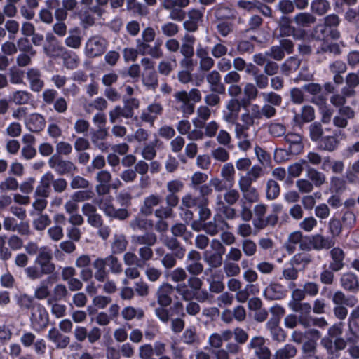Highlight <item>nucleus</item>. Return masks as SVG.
Listing matches in <instances>:
<instances>
[{
  "label": "nucleus",
  "mask_w": 359,
  "mask_h": 359,
  "mask_svg": "<svg viewBox=\"0 0 359 359\" xmlns=\"http://www.w3.org/2000/svg\"><path fill=\"white\" fill-rule=\"evenodd\" d=\"M311 311V306L310 304L307 302H302L299 306L297 313H299V321L301 325L304 327H308L310 325V318L309 315Z\"/></svg>",
  "instance_id": "48"
},
{
  "label": "nucleus",
  "mask_w": 359,
  "mask_h": 359,
  "mask_svg": "<svg viewBox=\"0 0 359 359\" xmlns=\"http://www.w3.org/2000/svg\"><path fill=\"white\" fill-rule=\"evenodd\" d=\"M162 197L158 194H152L145 197L143 204L140 208V211L144 215H151L154 212V208L161 203Z\"/></svg>",
  "instance_id": "19"
},
{
  "label": "nucleus",
  "mask_w": 359,
  "mask_h": 359,
  "mask_svg": "<svg viewBox=\"0 0 359 359\" xmlns=\"http://www.w3.org/2000/svg\"><path fill=\"white\" fill-rule=\"evenodd\" d=\"M27 79L32 91L39 93L44 87V81L41 79V72L37 68H29L27 69Z\"/></svg>",
  "instance_id": "13"
},
{
  "label": "nucleus",
  "mask_w": 359,
  "mask_h": 359,
  "mask_svg": "<svg viewBox=\"0 0 359 359\" xmlns=\"http://www.w3.org/2000/svg\"><path fill=\"white\" fill-rule=\"evenodd\" d=\"M182 44L180 46V53L183 57H192L194 53V44L196 39L194 36L187 34L182 39Z\"/></svg>",
  "instance_id": "36"
},
{
  "label": "nucleus",
  "mask_w": 359,
  "mask_h": 359,
  "mask_svg": "<svg viewBox=\"0 0 359 359\" xmlns=\"http://www.w3.org/2000/svg\"><path fill=\"white\" fill-rule=\"evenodd\" d=\"M65 43L67 46L78 49L81 45V38L80 36V32L78 29L69 32V36L65 39Z\"/></svg>",
  "instance_id": "51"
},
{
  "label": "nucleus",
  "mask_w": 359,
  "mask_h": 359,
  "mask_svg": "<svg viewBox=\"0 0 359 359\" xmlns=\"http://www.w3.org/2000/svg\"><path fill=\"white\" fill-rule=\"evenodd\" d=\"M174 97L178 104L179 110L183 113L184 116H188L194 113V105L189 99L187 92L184 90L177 92Z\"/></svg>",
  "instance_id": "15"
},
{
  "label": "nucleus",
  "mask_w": 359,
  "mask_h": 359,
  "mask_svg": "<svg viewBox=\"0 0 359 359\" xmlns=\"http://www.w3.org/2000/svg\"><path fill=\"white\" fill-rule=\"evenodd\" d=\"M241 123H239L236 121L235 122H230L229 123L233 124L235 126L234 133L235 137L238 140H241L243 137H248V134L247 133L248 130L250 126H252L251 124H248L245 121H241Z\"/></svg>",
  "instance_id": "52"
},
{
  "label": "nucleus",
  "mask_w": 359,
  "mask_h": 359,
  "mask_svg": "<svg viewBox=\"0 0 359 359\" xmlns=\"http://www.w3.org/2000/svg\"><path fill=\"white\" fill-rule=\"evenodd\" d=\"M50 168L59 175H65L77 171L76 166L70 161L62 160L53 155L48 160Z\"/></svg>",
  "instance_id": "7"
},
{
  "label": "nucleus",
  "mask_w": 359,
  "mask_h": 359,
  "mask_svg": "<svg viewBox=\"0 0 359 359\" xmlns=\"http://www.w3.org/2000/svg\"><path fill=\"white\" fill-rule=\"evenodd\" d=\"M279 184L274 180H270L266 183V196L268 200H274L280 194Z\"/></svg>",
  "instance_id": "58"
},
{
  "label": "nucleus",
  "mask_w": 359,
  "mask_h": 359,
  "mask_svg": "<svg viewBox=\"0 0 359 359\" xmlns=\"http://www.w3.org/2000/svg\"><path fill=\"white\" fill-rule=\"evenodd\" d=\"M332 299L335 306H347L353 307L358 302V299L355 297H346L341 291L335 292Z\"/></svg>",
  "instance_id": "34"
},
{
  "label": "nucleus",
  "mask_w": 359,
  "mask_h": 359,
  "mask_svg": "<svg viewBox=\"0 0 359 359\" xmlns=\"http://www.w3.org/2000/svg\"><path fill=\"white\" fill-rule=\"evenodd\" d=\"M235 173L236 170L232 163H226L222 167L221 177L225 180L230 188L234 184Z\"/></svg>",
  "instance_id": "40"
},
{
  "label": "nucleus",
  "mask_w": 359,
  "mask_h": 359,
  "mask_svg": "<svg viewBox=\"0 0 359 359\" xmlns=\"http://www.w3.org/2000/svg\"><path fill=\"white\" fill-rule=\"evenodd\" d=\"M264 297L269 300H279L284 298L285 292L282 285L271 283L266 287L263 292Z\"/></svg>",
  "instance_id": "24"
},
{
  "label": "nucleus",
  "mask_w": 359,
  "mask_h": 359,
  "mask_svg": "<svg viewBox=\"0 0 359 359\" xmlns=\"http://www.w3.org/2000/svg\"><path fill=\"white\" fill-rule=\"evenodd\" d=\"M45 267L39 268L36 266H30L25 269V273L30 280H36L41 279L44 275L53 273L50 271V266H44Z\"/></svg>",
  "instance_id": "28"
},
{
  "label": "nucleus",
  "mask_w": 359,
  "mask_h": 359,
  "mask_svg": "<svg viewBox=\"0 0 359 359\" xmlns=\"http://www.w3.org/2000/svg\"><path fill=\"white\" fill-rule=\"evenodd\" d=\"M107 41L100 36H95L88 39L85 45V53L89 57L100 56L107 48Z\"/></svg>",
  "instance_id": "4"
},
{
  "label": "nucleus",
  "mask_w": 359,
  "mask_h": 359,
  "mask_svg": "<svg viewBox=\"0 0 359 359\" xmlns=\"http://www.w3.org/2000/svg\"><path fill=\"white\" fill-rule=\"evenodd\" d=\"M47 337L59 349L65 348L70 342V338L68 336L62 334L55 327L49 330Z\"/></svg>",
  "instance_id": "23"
},
{
  "label": "nucleus",
  "mask_w": 359,
  "mask_h": 359,
  "mask_svg": "<svg viewBox=\"0 0 359 359\" xmlns=\"http://www.w3.org/2000/svg\"><path fill=\"white\" fill-rule=\"evenodd\" d=\"M212 11L215 18L218 20L234 18L232 9L224 4H217L212 8Z\"/></svg>",
  "instance_id": "44"
},
{
  "label": "nucleus",
  "mask_w": 359,
  "mask_h": 359,
  "mask_svg": "<svg viewBox=\"0 0 359 359\" xmlns=\"http://www.w3.org/2000/svg\"><path fill=\"white\" fill-rule=\"evenodd\" d=\"M341 287L348 291L358 292L359 290V281L356 275L351 272L342 274L340 278Z\"/></svg>",
  "instance_id": "25"
},
{
  "label": "nucleus",
  "mask_w": 359,
  "mask_h": 359,
  "mask_svg": "<svg viewBox=\"0 0 359 359\" xmlns=\"http://www.w3.org/2000/svg\"><path fill=\"white\" fill-rule=\"evenodd\" d=\"M53 181V175L50 172L45 173L41 178L34 191V197L48 198L50 192V184Z\"/></svg>",
  "instance_id": "17"
},
{
  "label": "nucleus",
  "mask_w": 359,
  "mask_h": 359,
  "mask_svg": "<svg viewBox=\"0 0 359 359\" xmlns=\"http://www.w3.org/2000/svg\"><path fill=\"white\" fill-rule=\"evenodd\" d=\"M314 118V109L311 106H304L301 114H295L293 121L296 125L301 126L304 123L312 121Z\"/></svg>",
  "instance_id": "33"
},
{
  "label": "nucleus",
  "mask_w": 359,
  "mask_h": 359,
  "mask_svg": "<svg viewBox=\"0 0 359 359\" xmlns=\"http://www.w3.org/2000/svg\"><path fill=\"white\" fill-rule=\"evenodd\" d=\"M338 145L339 141L334 136H326L322 138L319 143L320 149L328 151H333Z\"/></svg>",
  "instance_id": "54"
},
{
  "label": "nucleus",
  "mask_w": 359,
  "mask_h": 359,
  "mask_svg": "<svg viewBox=\"0 0 359 359\" xmlns=\"http://www.w3.org/2000/svg\"><path fill=\"white\" fill-rule=\"evenodd\" d=\"M190 4V0H163L161 7L168 11L169 18L172 20L181 22L185 17V12L182 8Z\"/></svg>",
  "instance_id": "1"
},
{
  "label": "nucleus",
  "mask_w": 359,
  "mask_h": 359,
  "mask_svg": "<svg viewBox=\"0 0 359 359\" xmlns=\"http://www.w3.org/2000/svg\"><path fill=\"white\" fill-rule=\"evenodd\" d=\"M27 128L34 133H39L43 130L46 126L45 118L39 113H32L25 120Z\"/></svg>",
  "instance_id": "18"
},
{
  "label": "nucleus",
  "mask_w": 359,
  "mask_h": 359,
  "mask_svg": "<svg viewBox=\"0 0 359 359\" xmlns=\"http://www.w3.org/2000/svg\"><path fill=\"white\" fill-rule=\"evenodd\" d=\"M170 230L175 237H182L184 241H188L192 236V233L187 231V226L182 223L175 224Z\"/></svg>",
  "instance_id": "55"
},
{
  "label": "nucleus",
  "mask_w": 359,
  "mask_h": 359,
  "mask_svg": "<svg viewBox=\"0 0 359 359\" xmlns=\"http://www.w3.org/2000/svg\"><path fill=\"white\" fill-rule=\"evenodd\" d=\"M294 22L299 27H308L316 22V18L309 13H299L293 19Z\"/></svg>",
  "instance_id": "49"
},
{
  "label": "nucleus",
  "mask_w": 359,
  "mask_h": 359,
  "mask_svg": "<svg viewBox=\"0 0 359 359\" xmlns=\"http://www.w3.org/2000/svg\"><path fill=\"white\" fill-rule=\"evenodd\" d=\"M297 353V348L292 344H285L274 353V359H292Z\"/></svg>",
  "instance_id": "37"
},
{
  "label": "nucleus",
  "mask_w": 359,
  "mask_h": 359,
  "mask_svg": "<svg viewBox=\"0 0 359 359\" xmlns=\"http://www.w3.org/2000/svg\"><path fill=\"white\" fill-rule=\"evenodd\" d=\"M196 114L197 117L192 120L194 126L196 128H203L205 121L210 117L211 111L206 106H200L197 109Z\"/></svg>",
  "instance_id": "41"
},
{
  "label": "nucleus",
  "mask_w": 359,
  "mask_h": 359,
  "mask_svg": "<svg viewBox=\"0 0 359 359\" xmlns=\"http://www.w3.org/2000/svg\"><path fill=\"white\" fill-rule=\"evenodd\" d=\"M285 142L289 144V151L292 154H298L303 149L302 137L295 133H288L284 137Z\"/></svg>",
  "instance_id": "22"
},
{
  "label": "nucleus",
  "mask_w": 359,
  "mask_h": 359,
  "mask_svg": "<svg viewBox=\"0 0 359 359\" xmlns=\"http://www.w3.org/2000/svg\"><path fill=\"white\" fill-rule=\"evenodd\" d=\"M223 276L221 278H216V276H212L208 279L209 283V290L213 293H221L225 288V285L223 283Z\"/></svg>",
  "instance_id": "59"
},
{
  "label": "nucleus",
  "mask_w": 359,
  "mask_h": 359,
  "mask_svg": "<svg viewBox=\"0 0 359 359\" xmlns=\"http://www.w3.org/2000/svg\"><path fill=\"white\" fill-rule=\"evenodd\" d=\"M50 291L48 285L42 281L34 290V297L39 300H43L50 296Z\"/></svg>",
  "instance_id": "64"
},
{
  "label": "nucleus",
  "mask_w": 359,
  "mask_h": 359,
  "mask_svg": "<svg viewBox=\"0 0 359 359\" xmlns=\"http://www.w3.org/2000/svg\"><path fill=\"white\" fill-rule=\"evenodd\" d=\"M32 95L25 90H16L9 95V100L15 105H25L30 102Z\"/></svg>",
  "instance_id": "29"
},
{
  "label": "nucleus",
  "mask_w": 359,
  "mask_h": 359,
  "mask_svg": "<svg viewBox=\"0 0 359 359\" xmlns=\"http://www.w3.org/2000/svg\"><path fill=\"white\" fill-rule=\"evenodd\" d=\"M201 254L195 250H190L187 256L186 269L193 275L197 276L201 274L203 271V265L201 263Z\"/></svg>",
  "instance_id": "8"
},
{
  "label": "nucleus",
  "mask_w": 359,
  "mask_h": 359,
  "mask_svg": "<svg viewBox=\"0 0 359 359\" xmlns=\"http://www.w3.org/2000/svg\"><path fill=\"white\" fill-rule=\"evenodd\" d=\"M109 121L111 123H116L120 118L123 117L125 118H129L133 117L132 113L130 109L125 107V105L121 107V106H116L109 113Z\"/></svg>",
  "instance_id": "39"
},
{
  "label": "nucleus",
  "mask_w": 359,
  "mask_h": 359,
  "mask_svg": "<svg viewBox=\"0 0 359 359\" xmlns=\"http://www.w3.org/2000/svg\"><path fill=\"white\" fill-rule=\"evenodd\" d=\"M46 4L49 8L53 9L57 7L55 11V17L57 21L63 22L67 17V12L64 7H59V0H47Z\"/></svg>",
  "instance_id": "50"
},
{
  "label": "nucleus",
  "mask_w": 359,
  "mask_h": 359,
  "mask_svg": "<svg viewBox=\"0 0 359 359\" xmlns=\"http://www.w3.org/2000/svg\"><path fill=\"white\" fill-rule=\"evenodd\" d=\"M265 339L262 337H254L250 339L248 347L255 350V354L259 359H269L271 351L265 345Z\"/></svg>",
  "instance_id": "10"
},
{
  "label": "nucleus",
  "mask_w": 359,
  "mask_h": 359,
  "mask_svg": "<svg viewBox=\"0 0 359 359\" xmlns=\"http://www.w3.org/2000/svg\"><path fill=\"white\" fill-rule=\"evenodd\" d=\"M132 241L136 245L152 246L156 242V236L153 233L147 232L143 235L133 236L132 237Z\"/></svg>",
  "instance_id": "46"
},
{
  "label": "nucleus",
  "mask_w": 359,
  "mask_h": 359,
  "mask_svg": "<svg viewBox=\"0 0 359 359\" xmlns=\"http://www.w3.org/2000/svg\"><path fill=\"white\" fill-rule=\"evenodd\" d=\"M39 255L35 259V263H37L41 267L44 266H50V271L54 272L55 267L54 264L50 262L52 259V252L47 247H42L39 249Z\"/></svg>",
  "instance_id": "30"
},
{
  "label": "nucleus",
  "mask_w": 359,
  "mask_h": 359,
  "mask_svg": "<svg viewBox=\"0 0 359 359\" xmlns=\"http://www.w3.org/2000/svg\"><path fill=\"white\" fill-rule=\"evenodd\" d=\"M182 341L187 345L198 344L200 342V338L197 333L196 328L194 326H189L185 329L182 335Z\"/></svg>",
  "instance_id": "38"
},
{
  "label": "nucleus",
  "mask_w": 359,
  "mask_h": 359,
  "mask_svg": "<svg viewBox=\"0 0 359 359\" xmlns=\"http://www.w3.org/2000/svg\"><path fill=\"white\" fill-rule=\"evenodd\" d=\"M121 316L126 320H132L134 318L142 319L144 316V312L141 308H135L133 306L124 307L121 311Z\"/></svg>",
  "instance_id": "43"
},
{
  "label": "nucleus",
  "mask_w": 359,
  "mask_h": 359,
  "mask_svg": "<svg viewBox=\"0 0 359 359\" xmlns=\"http://www.w3.org/2000/svg\"><path fill=\"white\" fill-rule=\"evenodd\" d=\"M46 40L49 43V45L45 46L43 47L44 53L47 55L52 57L54 55V52L59 49L57 47V39L53 34L47 33L46 34Z\"/></svg>",
  "instance_id": "61"
},
{
  "label": "nucleus",
  "mask_w": 359,
  "mask_h": 359,
  "mask_svg": "<svg viewBox=\"0 0 359 359\" xmlns=\"http://www.w3.org/2000/svg\"><path fill=\"white\" fill-rule=\"evenodd\" d=\"M34 297L28 295L27 294H20L16 297L17 304L22 309H31L37 303L34 302Z\"/></svg>",
  "instance_id": "56"
},
{
  "label": "nucleus",
  "mask_w": 359,
  "mask_h": 359,
  "mask_svg": "<svg viewBox=\"0 0 359 359\" xmlns=\"http://www.w3.org/2000/svg\"><path fill=\"white\" fill-rule=\"evenodd\" d=\"M97 203L100 210L110 219H117L123 220L129 216L128 211L126 209H116L114 208L111 197L102 198Z\"/></svg>",
  "instance_id": "2"
},
{
  "label": "nucleus",
  "mask_w": 359,
  "mask_h": 359,
  "mask_svg": "<svg viewBox=\"0 0 359 359\" xmlns=\"http://www.w3.org/2000/svg\"><path fill=\"white\" fill-rule=\"evenodd\" d=\"M93 266V268L95 269L94 278L98 282H104L108 275V271L106 269L104 258H97L96 259L94 260Z\"/></svg>",
  "instance_id": "35"
},
{
  "label": "nucleus",
  "mask_w": 359,
  "mask_h": 359,
  "mask_svg": "<svg viewBox=\"0 0 359 359\" xmlns=\"http://www.w3.org/2000/svg\"><path fill=\"white\" fill-rule=\"evenodd\" d=\"M204 261L212 268H218L222 264V255L206 250L203 253Z\"/></svg>",
  "instance_id": "45"
},
{
  "label": "nucleus",
  "mask_w": 359,
  "mask_h": 359,
  "mask_svg": "<svg viewBox=\"0 0 359 359\" xmlns=\"http://www.w3.org/2000/svg\"><path fill=\"white\" fill-rule=\"evenodd\" d=\"M184 252L185 250L183 248H180V249H178L177 252L175 253V256L172 253L165 254L161 261V264L166 269L173 268L177 264L175 257L182 258L184 257Z\"/></svg>",
  "instance_id": "42"
},
{
  "label": "nucleus",
  "mask_w": 359,
  "mask_h": 359,
  "mask_svg": "<svg viewBox=\"0 0 359 359\" xmlns=\"http://www.w3.org/2000/svg\"><path fill=\"white\" fill-rule=\"evenodd\" d=\"M242 107L245 108V105L238 98H231L226 102L225 109L222 111V119L226 123L235 122Z\"/></svg>",
  "instance_id": "5"
},
{
  "label": "nucleus",
  "mask_w": 359,
  "mask_h": 359,
  "mask_svg": "<svg viewBox=\"0 0 359 359\" xmlns=\"http://www.w3.org/2000/svg\"><path fill=\"white\" fill-rule=\"evenodd\" d=\"M329 36L333 39H338L340 37V33L334 28H328L324 23L317 25L312 33V36L319 41H324Z\"/></svg>",
  "instance_id": "14"
},
{
  "label": "nucleus",
  "mask_w": 359,
  "mask_h": 359,
  "mask_svg": "<svg viewBox=\"0 0 359 359\" xmlns=\"http://www.w3.org/2000/svg\"><path fill=\"white\" fill-rule=\"evenodd\" d=\"M206 81L212 92L218 94H223L225 92V87L221 82V76L217 71L212 70L209 72L206 75Z\"/></svg>",
  "instance_id": "21"
},
{
  "label": "nucleus",
  "mask_w": 359,
  "mask_h": 359,
  "mask_svg": "<svg viewBox=\"0 0 359 359\" xmlns=\"http://www.w3.org/2000/svg\"><path fill=\"white\" fill-rule=\"evenodd\" d=\"M330 8V3L327 0H313L311 4V11L318 15L327 13Z\"/></svg>",
  "instance_id": "57"
},
{
  "label": "nucleus",
  "mask_w": 359,
  "mask_h": 359,
  "mask_svg": "<svg viewBox=\"0 0 359 359\" xmlns=\"http://www.w3.org/2000/svg\"><path fill=\"white\" fill-rule=\"evenodd\" d=\"M115 254H111L106 257L105 264L106 267L109 268V271L113 274H120L123 271L122 264L118 259L114 256Z\"/></svg>",
  "instance_id": "47"
},
{
  "label": "nucleus",
  "mask_w": 359,
  "mask_h": 359,
  "mask_svg": "<svg viewBox=\"0 0 359 359\" xmlns=\"http://www.w3.org/2000/svg\"><path fill=\"white\" fill-rule=\"evenodd\" d=\"M261 96L264 102L272 106H280L282 103V97L274 92H262Z\"/></svg>",
  "instance_id": "60"
},
{
  "label": "nucleus",
  "mask_w": 359,
  "mask_h": 359,
  "mask_svg": "<svg viewBox=\"0 0 359 359\" xmlns=\"http://www.w3.org/2000/svg\"><path fill=\"white\" fill-rule=\"evenodd\" d=\"M175 287L170 283H165L161 285L156 292V297L159 306H168L172 303V294Z\"/></svg>",
  "instance_id": "9"
},
{
  "label": "nucleus",
  "mask_w": 359,
  "mask_h": 359,
  "mask_svg": "<svg viewBox=\"0 0 359 359\" xmlns=\"http://www.w3.org/2000/svg\"><path fill=\"white\" fill-rule=\"evenodd\" d=\"M302 356L319 355L317 351V342L314 340L305 341L301 348Z\"/></svg>",
  "instance_id": "62"
},
{
  "label": "nucleus",
  "mask_w": 359,
  "mask_h": 359,
  "mask_svg": "<svg viewBox=\"0 0 359 359\" xmlns=\"http://www.w3.org/2000/svg\"><path fill=\"white\" fill-rule=\"evenodd\" d=\"M30 323L36 331L45 329L49 323V315L46 308L41 304H36L31 311Z\"/></svg>",
  "instance_id": "3"
},
{
  "label": "nucleus",
  "mask_w": 359,
  "mask_h": 359,
  "mask_svg": "<svg viewBox=\"0 0 359 359\" xmlns=\"http://www.w3.org/2000/svg\"><path fill=\"white\" fill-rule=\"evenodd\" d=\"M332 262L330 264V269L333 271H339L344 267V254L339 248H334L330 251Z\"/></svg>",
  "instance_id": "31"
},
{
  "label": "nucleus",
  "mask_w": 359,
  "mask_h": 359,
  "mask_svg": "<svg viewBox=\"0 0 359 359\" xmlns=\"http://www.w3.org/2000/svg\"><path fill=\"white\" fill-rule=\"evenodd\" d=\"M213 209L216 212V214H223L224 217L227 219H233L236 217V210L231 207H229L226 203L225 201L222 200L221 194H218L214 202Z\"/></svg>",
  "instance_id": "16"
},
{
  "label": "nucleus",
  "mask_w": 359,
  "mask_h": 359,
  "mask_svg": "<svg viewBox=\"0 0 359 359\" xmlns=\"http://www.w3.org/2000/svg\"><path fill=\"white\" fill-rule=\"evenodd\" d=\"M310 244L316 250H321L332 248L334 243L328 237H325L321 234H315L310 238Z\"/></svg>",
  "instance_id": "27"
},
{
  "label": "nucleus",
  "mask_w": 359,
  "mask_h": 359,
  "mask_svg": "<svg viewBox=\"0 0 359 359\" xmlns=\"http://www.w3.org/2000/svg\"><path fill=\"white\" fill-rule=\"evenodd\" d=\"M223 270L227 277L233 278L238 276L241 273V268L239 265L235 262H224L223 265Z\"/></svg>",
  "instance_id": "63"
},
{
  "label": "nucleus",
  "mask_w": 359,
  "mask_h": 359,
  "mask_svg": "<svg viewBox=\"0 0 359 359\" xmlns=\"http://www.w3.org/2000/svg\"><path fill=\"white\" fill-rule=\"evenodd\" d=\"M107 135L108 132L105 128L97 129L91 133L92 144L102 152H107L109 150L110 144L106 142Z\"/></svg>",
  "instance_id": "12"
},
{
  "label": "nucleus",
  "mask_w": 359,
  "mask_h": 359,
  "mask_svg": "<svg viewBox=\"0 0 359 359\" xmlns=\"http://www.w3.org/2000/svg\"><path fill=\"white\" fill-rule=\"evenodd\" d=\"M300 60L291 57L286 60L281 66L282 72L288 76L291 72H295L300 65Z\"/></svg>",
  "instance_id": "53"
},
{
  "label": "nucleus",
  "mask_w": 359,
  "mask_h": 359,
  "mask_svg": "<svg viewBox=\"0 0 359 359\" xmlns=\"http://www.w3.org/2000/svg\"><path fill=\"white\" fill-rule=\"evenodd\" d=\"M231 228L227 222L219 214H215L212 220L203 225V230L211 236H216L220 231L228 230Z\"/></svg>",
  "instance_id": "6"
},
{
  "label": "nucleus",
  "mask_w": 359,
  "mask_h": 359,
  "mask_svg": "<svg viewBox=\"0 0 359 359\" xmlns=\"http://www.w3.org/2000/svg\"><path fill=\"white\" fill-rule=\"evenodd\" d=\"M128 241L126 236L123 233H116L112 237L111 243V250L112 254H121L127 248Z\"/></svg>",
  "instance_id": "32"
},
{
  "label": "nucleus",
  "mask_w": 359,
  "mask_h": 359,
  "mask_svg": "<svg viewBox=\"0 0 359 359\" xmlns=\"http://www.w3.org/2000/svg\"><path fill=\"white\" fill-rule=\"evenodd\" d=\"M163 107L161 103L153 102L149 104L141 114L140 118L142 121L154 124V122L163 113Z\"/></svg>",
  "instance_id": "11"
},
{
  "label": "nucleus",
  "mask_w": 359,
  "mask_h": 359,
  "mask_svg": "<svg viewBox=\"0 0 359 359\" xmlns=\"http://www.w3.org/2000/svg\"><path fill=\"white\" fill-rule=\"evenodd\" d=\"M280 32L282 36H293L296 39H300L304 32H296L295 29L290 25V20L286 16H282L279 20Z\"/></svg>",
  "instance_id": "26"
},
{
  "label": "nucleus",
  "mask_w": 359,
  "mask_h": 359,
  "mask_svg": "<svg viewBox=\"0 0 359 359\" xmlns=\"http://www.w3.org/2000/svg\"><path fill=\"white\" fill-rule=\"evenodd\" d=\"M262 118L261 107L257 104H252L249 109L241 114L240 120L245 121L246 123L253 126L256 121H259Z\"/></svg>",
  "instance_id": "20"
}]
</instances>
